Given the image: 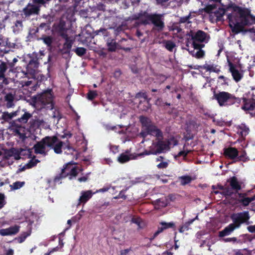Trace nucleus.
Masks as SVG:
<instances>
[{
  "label": "nucleus",
  "mask_w": 255,
  "mask_h": 255,
  "mask_svg": "<svg viewBox=\"0 0 255 255\" xmlns=\"http://www.w3.org/2000/svg\"><path fill=\"white\" fill-rule=\"evenodd\" d=\"M25 184L24 182L16 181L10 185L11 189L17 190L21 188Z\"/></svg>",
  "instance_id": "nucleus-44"
},
{
  "label": "nucleus",
  "mask_w": 255,
  "mask_h": 255,
  "mask_svg": "<svg viewBox=\"0 0 255 255\" xmlns=\"http://www.w3.org/2000/svg\"><path fill=\"white\" fill-rule=\"evenodd\" d=\"M9 114L11 116V118L12 119L13 118H14L17 116H19L20 114H21V110L19 109H18L16 111L10 113Z\"/></svg>",
  "instance_id": "nucleus-63"
},
{
  "label": "nucleus",
  "mask_w": 255,
  "mask_h": 255,
  "mask_svg": "<svg viewBox=\"0 0 255 255\" xmlns=\"http://www.w3.org/2000/svg\"><path fill=\"white\" fill-rule=\"evenodd\" d=\"M159 224L161 227H158L157 230L153 234V235L149 239L150 241H153L159 234L162 233L164 230L169 228H175V224L173 222L166 223L165 222H161Z\"/></svg>",
  "instance_id": "nucleus-16"
},
{
  "label": "nucleus",
  "mask_w": 255,
  "mask_h": 255,
  "mask_svg": "<svg viewBox=\"0 0 255 255\" xmlns=\"http://www.w3.org/2000/svg\"><path fill=\"white\" fill-rule=\"evenodd\" d=\"M39 162L40 161L38 159L32 158L29 161L25 166L27 168H31L36 166Z\"/></svg>",
  "instance_id": "nucleus-46"
},
{
  "label": "nucleus",
  "mask_w": 255,
  "mask_h": 255,
  "mask_svg": "<svg viewBox=\"0 0 255 255\" xmlns=\"http://www.w3.org/2000/svg\"><path fill=\"white\" fill-rule=\"evenodd\" d=\"M214 13L216 17V20L220 21L225 13V10L224 9H220V10H216Z\"/></svg>",
  "instance_id": "nucleus-45"
},
{
  "label": "nucleus",
  "mask_w": 255,
  "mask_h": 255,
  "mask_svg": "<svg viewBox=\"0 0 255 255\" xmlns=\"http://www.w3.org/2000/svg\"><path fill=\"white\" fill-rule=\"evenodd\" d=\"M108 50L110 52H115L117 48V43L115 40L112 39L107 43Z\"/></svg>",
  "instance_id": "nucleus-36"
},
{
  "label": "nucleus",
  "mask_w": 255,
  "mask_h": 255,
  "mask_svg": "<svg viewBox=\"0 0 255 255\" xmlns=\"http://www.w3.org/2000/svg\"><path fill=\"white\" fill-rule=\"evenodd\" d=\"M216 8V4H208L204 8V11L207 13H213V10Z\"/></svg>",
  "instance_id": "nucleus-49"
},
{
  "label": "nucleus",
  "mask_w": 255,
  "mask_h": 255,
  "mask_svg": "<svg viewBox=\"0 0 255 255\" xmlns=\"http://www.w3.org/2000/svg\"><path fill=\"white\" fill-rule=\"evenodd\" d=\"M43 18L46 19V22H42L39 25V27L42 29L45 27L47 28H49L50 27V25L51 23L53 21V18L50 15H45L44 14L43 15Z\"/></svg>",
  "instance_id": "nucleus-32"
},
{
  "label": "nucleus",
  "mask_w": 255,
  "mask_h": 255,
  "mask_svg": "<svg viewBox=\"0 0 255 255\" xmlns=\"http://www.w3.org/2000/svg\"><path fill=\"white\" fill-rule=\"evenodd\" d=\"M192 40V45L195 43H207L210 38V35L201 30H198L197 31L190 30L189 33L187 34Z\"/></svg>",
  "instance_id": "nucleus-8"
},
{
  "label": "nucleus",
  "mask_w": 255,
  "mask_h": 255,
  "mask_svg": "<svg viewBox=\"0 0 255 255\" xmlns=\"http://www.w3.org/2000/svg\"><path fill=\"white\" fill-rule=\"evenodd\" d=\"M87 95L88 99L91 101H92L98 96L97 92L94 90L89 91Z\"/></svg>",
  "instance_id": "nucleus-47"
},
{
  "label": "nucleus",
  "mask_w": 255,
  "mask_h": 255,
  "mask_svg": "<svg viewBox=\"0 0 255 255\" xmlns=\"http://www.w3.org/2000/svg\"><path fill=\"white\" fill-rule=\"evenodd\" d=\"M46 144L44 140L42 139L40 141L37 142L33 146L34 152L36 154H41L46 155Z\"/></svg>",
  "instance_id": "nucleus-24"
},
{
  "label": "nucleus",
  "mask_w": 255,
  "mask_h": 255,
  "mask_svg": "<svg viewBox=\"0 0 255 255\" xmlns=\"http://www.w3.org/2000/svg\"><path fill=\"white\" fill-rule=\"evenodd\" d=\"M164 14L161 13H149L147 11H141L134 16V19L138 20L141 17H144V19L140 20V23L146 25L152 24L153 27L152 31L160 32L162 31L165 28V23L164 21Z\"/></svg>",
  "instance_id": "nucleus-2"
},
{
  "label": "nucleus",
  "mask_w": 255,
  "mask_h": 255,
  "mask_svg": "<svg viewBox=\"0 0 255 255\" xmlns=\"http://www.w3.org/2000/svg\"><path fill=\"white\" fill-rule=\"evenodd\" d=\"M9 114L11 116V118L12 119L13 118H14L17 116H19L20 114H21V110L19 109H18L16 111L10 113Z\"/></svg>",
  "instance_id": "nucleus-62"
},
{
  "label": "nucleus",
  "mask_w": 255,
  "mask_h": 255,
  "mask_svg": "<svg viewBox=\"0 0 255 255\" xmlns=\"http://www.w3.org/2000/svg\"><path fill=\"white\" fill-rule=\"evenodd\" d=\"M204 46L205 44L194 43L193 45L194 50L189 51V53L192 56L197 59L202 58L205 56V51L202 49Z\"/></svg>",
  "instance_id": "nucleus-14"
},
{
  "label": "nucleus",
  "mask_w": 255,
  "mask_h": 255,
  "mask_svg": "<svg viewBox=\"0 0 255 255\" xmlns=\"http://www.w3.org/2000/svg\"><path fill=\"white\" fill-rule=\"evenodd\" d=\"M230 219L232 223L219 232V237L223 238L230 235L235 230L240 229L243 224L249 225L250 216L249 211H245L232 214Z\"/></svg>",
  "instance_id": "nucleus-1"
},
{
  "label": "nucleus",
  "mask_w": 255,
  "mask_h": 255,
  "mask_svg": "<svg viewBox=\"0 0 255 255\" xmlns=\"http://www.w3.org/2000/svg\"><path fill=\"white\" fill-rule=\"evenodd\" d=\"M189 152L190 151L188 150L180 151L177 155L174 156V158L177 159V158L180 156H183L184 158H185Z\"/></svg>",
  "instance_id": "nucleus-51"
},
{
  "label": "nucleus",
  "mask_w": 255,
  "mask_h": 255,
  "mask_svg": "<svg viewBox=\"0 0 255 255\" xmlns=\"http://www.w3.org/2000/svg\"><path fill=\"white\" fill-rule=\"evenodd\" d=\"M15 94L11 92L5 94L3 98V101L6 108H12L15 106Z\"/></svg>",
  "instance_id": "nucleus-20"
},
{
  "label": "nucleus",
  "mask_w": 255,
  "mask_h": 255,
  "mask_svg": "<svg viewBox=\"0 0 255 255\" xmlns=\"http://www.w3.org/2000/svg\"><path fill=\"white\" fill-rule=\"evenodd\" d=\"M234 11L237 12L239 15V21L246 26L253 24L252 18L253 15L251 13L250 9L246 7H242L239 6H235Z\"/></svg>",
  "instance_id": "nucleus-7"
},
{
  "label": "nucleus",
  "mask_w": 255,
  "mask_h": 255,
  "mask_svg": "<svg viewBox=\"0 0 255 255\" xmlns=\"http://www.w3.org/2000/svg\"><path fill=\"white\" fill-rule=\"evenodd\" d=\"M42 139L44 140L46 145L51 148H52L59 140L58 137L55 135L52 136H47Z\"/></svg>",
  "instance_id": "nucleus-27"
},
{
  "label": "nucleus",
  "mask_w": 255,
  "mask_h": 255,
  "mask_svg": "<svg viewBox=\"0 0 255 255\" xmlns=\"http://www.w3.org/2000/svg\"><path fill=\"white\" fill-rule=\"evenodd\" d=\"M213 93L212 99L216 100L221 107H229L234 105H237L238 106L242 101L241 98L236 97L234 94L228 92L220 91L216 93L214 90Z\"/></svg>",
  "instance_id": "nucleus-3"
},
{
  "label": "nucleus",
  "mask_w": 255,
  "mask_h": 255,
  "mask_svg": "<svg viewBox=\"0 0 255 255\" xmlns=\"http://www.w3.org/2000/svg\"><path fill=\"white\" fill-rule=\"evenodd\" d=\"M82 170L81 168L75 165L74 163L69 162L63 166L61 173L55 177L53 182L55 184L59 182L60 183H61L60 181L67 177H68V178L71 180L73 177H76L79 171Z\"/></svg>",
  "instance_id": "nucleus-5"
},
{
  "label": "nucleus",
  "mask_w": 255,
  "mask_h": 255,
  "mask_svg": "<svg viewBox=\"0 0 255 255\" xmlns=\"http://www.w3.org/2000/svg\"><path fill=\"white\" fill-rule=\"evenodd\" d=\"M126 191L127 189L121 191L118 195L115 197L114 198L116 199H122L123 200H126L127 198V195L125 194Z\"/></svg>",
  "instance_id": "nucleus-54"
},
{
  "label": "nucleus",
  "mask_w": 255,
  "mask_h": 255,
  "mask_svg": "<svg viewBox=\"0 0 255 255\" xmlns=\"http://www.w3.org/2000/svg\"><path fill=\"white\" fill-rule=\"evenodd\" d=\"M52 117L57 120L58 122L62 118L61 114L57 110H55L53 112Z\"/></svg>",
  "instance_id": "nucleus-55"
},
{
  "label": "nucleus",
  "mask_w": 255,
  "mask_h": 255,
  "mask_svg": "<svg viewBox=\"0 0 255 255\" xmlns=\"http://www.w3.org/2000/svg\"><path fill=\"white\" fill-rule=\"evenodd\" d=\"M198 219V216L197 215L196 217L193 219H190L186 222L184 225L180 226L179 229V232L180 233H183L185 231H188L189 229V226L191 225L193 222Z\"/></svg>",
  "instance_id": "nucleus-33"
},
{
  "label": "nucleus",
  "mask_w": 255,
  "mask_h": 255,
  "mask_svg": "<svg viewBox=\"0 0 255 255\" xmlns=\"http://www.w3.org/2000/svg\"><path fill=\"white\" fill-rule=\"evenodd\" d=\"M136 97L137 98H143L146 100L147 99V95L145 92H138L136 94Z\"/></svg>",
  "instance_id": "nucleus-60"
},
{
  "label": "nucleus",
  "mask_w": 255,
  "mask_h": 255,
  "mask_svg": "<svg viewBox=\"0 0 255 255\" xmlns=\"http://www.w3.org/2000/svg\"><path fill=\"white\" fill-rule=\"evenodd\" d=\"M190 17V14H189L188 16L181 17L179 19V22L181 23H185L189 19Z\"/></svg>",
  "instance_id": "nucleus-61"
},
{
  "label": "nucleus",
  "mask_w": 255,
  "mask_h": 255,
  "mask_svg": "<svg viewBox=\"0 0 255 255\" xmlns=\"http://www.w3.org/2000/svg\"><path fill=\"white\" fill-rule=\"evenodd\" d=\"M98 192V191L93 192L91 190L82 191L81 193V196L78 200V205L86 204L92 197L93 195Z\"/></svg>",
  "instance_id": "nucleus-19"
},
{
  "label": "nucleus",
  "mask_w": 255,
  "mask_h": 255,
  "mask_svg": "<svg viewBox=\"0 0 255 255\" xmlns=\"http://www.w3.org/2000/svg\"><path fill=\"white\" fill-rule=\"evenodd\" d=\"M20 226L15 225L8 228L0 229V235L2 236L15 235L19 232Z\"/></svg>",
  "instance_id": "nucleus-21"
},
{
  "label": "nucleus",
  "mask_w": 255,
  "mask_h": 255,
  "mask_svg": "<svg viewBox=\"0 0 255 255\" xmlns=\"http://www.w3.org/2000/svg\"><path fill=\"white\" fill-rule=\"evenodd\" d=\"M203 68L207 71H212L216 73H219L220 70L213 65L205 64L203 66Z\"/></svg>",
  "instance_id": "nucleus-42"
},
{
  "label": "nucleus",
  "mask_w": 255,
  "mask_h": 255,
  "mask_svg": "<svg viewBox=\"0 0 255 255\" xmlns=\"http://www.w3.org/2000/svg\"><path fill=\"white\" fill-rule=\"evenodd\" d=\"M109 205V203H105L103 205H102L101 206H99V205H96V206L95 207V209L98 212H102V209H105L107 207V206Z\"/></svg>",
  "instance_id": "nucleus-59"
},
{
  "label": "nucleus",
  "mask_w": 255,
  "mask_h": 255,
  "mask_svg": "<svg viewBox=\"0 0 255 255\" xmlns=\"http://www.w3.org/2000/svg\"><path fill=\"white\" fill-rule=\"evenodd\" d=\"M11 127L13 128L14 132L19 136L20 139L22 140L25 139L26 136L24 127H22L21 125L17 124L15 121H12L11 123Z\"/></svg>",
  "instance_id": "nucleus-18"
},
{
  "label": "nucleus",
  "mask_w": 255,
  "mask_h": 255,
  "mask_svg": "<svg viewBox=\"0 0 255 255\" xmlns=\"http://www.w3.org/2000/svg\"><path fill=\"white\" fill-rule=\"evenodd\" d=\"M139 121L144 130L152 125L151 121L147 117L141 116L139 117Z\"/></svg>",
  "instance_id": "nucleus-31"
},
{
  "label": "nucleus",
  "mask_w": 255,
  "mask_h": 255,
  "mask_svg": "<svg viewBox=\"0 0 255 255\" xmlns=\"http://www.w3.org/2000/svg\"><path fill=\"white\" fill-rule=\"evenodd\" d=\"M180 184L182 186H185L189 184L192 180V178L189 175H183L179 176L178 178Z\"/></svg>",
  "instance_id": "nucleus-35"
},
{
  "label": "nucleus",
  "mask_w": 255,
  "mask_h": 255,
  "mask_svg": "<svg viewBox=\"0 0 255 255\" xmlns=\"http://www.w3.org/2000/svg\"><path fill=\"white\" fill-rule=\"evenodd\" d=\"M73 51L75 52L78 56L82 57L86 53L87 50L84 47H77L73 49Z\"/></svg>",
  "instance_id": "nucleus-43"
},
{
  "label": "nucleus",
  "mask_w": 255,
  "mask_h": 255,
  "mask_svg": "<svg viewBox=\"0 0 255 255\" xmlns=\"http://www.w3.org/2000/svg\"><path fill=\"white\" fill-rule=\"evenodd\" d=\"M29 74L28 73L27 70L26 71L21 70L20 72H17L16 75V77H19V78L28 77Z\"/></svg>",
  "instance_id": "nucleus-53"
},
{
  "label": "nucleus",
  "mask_w": 255,
  "mask_h": 255,
  "mask_svg": "<svg viewBox=\"0 0 255 255\" xmlns=\"http://www.w3.org/2000/svg\"><path fill=\"white\" fill-rule=\"evenodd\" d=\"M224 155L229 159L234 160V162L240 161L246 162L250 160L245 150L239 152L236 147H233L225 148L224 149Z\"/></svg>",
  "instance_id": "nucleus-6"
},
{
  "label": "nucleus",
  "mask_w": 255,
  "mask_h": 255,
  "mask_svg": "<svg viewBox=\"0 0 255 255\" xmlns=\"http://www.w3.org/2000/svg\"><path fill=\"white\" fill-rule=\"evenodd\" d=\"M245 193H238L236 196L237 203L241 204L243 206H247L250 203L255 200V194L252 197H247Z\"/></svg>",
  "instance_id": "nucleus-17"
},
{
  "label": "nucleus",
  "mask_w": 255,
  "mask_h": 255,
  "mask_svg": "<svg viewBox=\"0 0 255 255\" xmlns=\"http://www.w3.org/2000/svg\"><path fill=\"white\" fill-rule=\"evenodd\" d=\"M8 68L9 67L7 63L1 62L0 63V81H2L3 82L6 80L5 73Z\"/></svg>",
  "instance_id": "nucleus-28"
},
{
  "label": "nucleus",
  "mask_w": 255,
  "mask_h": 255,
  "mask_svg": "<svg viewBox=\"0 0 255 255\" xmlns=\"http://www.w3.org/2000/svg\"><path fill=\"white\" fill-rule=\"evenodd\" d=\"M230 27L232 28V31L235 34H238L240 32L244 31V27L245 25L241 23L239 21L234 24V26L230 24Z\"/></svg>",
  "instance_id": "nucleus-29"
},
{
  "label": "nucleus",
  "mask_w": 255,
  "mask_h": 255,
  "mask_svg": "<svg viewBox=\"0 0 255 255\" xmlns=\"http://www.w3.org/2000/svg\"><path fill=\"white\" fill-rule=\"evenodd\" d=\"M171 142L169 139L163 140V137L156 138L153 141L152 146L154 149L155 153L160 154L170 149Z\"/></svg>",
  "instance_id": "nucleus-10"
},
{
  "label": "nucleus",
  "mask_w": 255,
  "mask_h": 255,
  "mask_svg": "<svg viewBox=\"0 0 255 255\" xmlns=\"http://www.w3.org/2000/svg\"><path fill=\"white\" fill-rule=\"evenodd\" d=\"M227 182L229 183L230 186V189L233 193V195L236 196L238 195L239 191L242 189V183L238 181V178L236 176H233L227 180Z\"/></svg>",
  "instance_id": "nucleus-13"
},
{
  "label": "nucleus",
  "mask_w": 255,
  "mask_h": 255,
  "mask_svg": "<svg viewBox=\"0 0 255 255\" xmlns=\"http://www.w3.org/2000/svg\"><path fill=\"white\" fill-rule=\"evenodd\" d=\"M33 101L40 109L52 110L54 107L53 96L51 90L46 91L35 96Z\"/></svg>",
  "instance_id": "nucleus-4"
},
{
  "label": "nucleus",
  "mask_w": 255,
  "mask_h": 255,
  "mask_svg": "<svg viewBox=\"0 0 255 255\" xmlns=\"http://www.w3.org/2000/svg\"><path fill=\"white\" fill-rule=\"evenodd\" d=\"M40 11V5L34 3H28L22 11V15L25 17H28L31 15H38Z\"/></svg>",
  "instance_id": "nucleus-12"
},
{
  "label": "nucleus",
  "mask_w": 255,
  "mask_h": 255,
  "mask_svg": "<svg viewBox=\"0 0 255 255\" xmlns=\"http://www.w3.org/2000/svg\"><path fill=\"white\" fill-rule=\"evenodd\" d=\"M163 43L165 48L170 52H172L173 49L176 47V44L171 40H164Z\"/></svg>",
  "instance_id": "nucleus-39"
},
{
  "label": "nucleus",
  "mask_w": 255,
  "mask_h": 255,
  "mask_svg": "<svg viewBox=\"0 0 255 255\" xmlns=\"http://www.w3.org/2000/svg\"><path fill=\"white\" fill-rule=\"evenodd\" d=\"M5 204V196L4 194L0 193V209Z\"/></svg>",
  "instance_id": "nucleus-57"
},
{
  "label": "nucleus",
  "mask_w": 255,
  "mask_h": 255,
  "mask_svg": "<svg viewBox=\"0 0 255 255\" xmlns=\"http://www.w3.org/2000/svg\"><path fill=\"white\" fill-rule=\"evenodd\" d=\"M155 152L154 149H153L152 146L151 145L150 147V148L148 150H145L143 152H142L140 155H148L150 154H153V155H156V153H155Z\"/></svg>",
  "instance_id": "nucleus-52"
},
{
  "label": "nucleus",
  "mask_w": 255,
  "mask_h": 255,
  "mask_svg": "<svg viewBox=\"0 0 255 255\" xmlns=\"http://www.w3.org/2000/svg\"><path fill=\"white\" fill-rule=\"evenodd\" d=\"M38 56V54L35 52L33 53L32 55L29 56L30 59L26 66V69L28 73L31 77L35 76L39 66Z\"/></svg>",
  "instance_id": "nucleus-11"
},
{
  "label": "nucleus",
  "mask_w": 255,
  "mask_h": 255,
  "mask_svg": "<svg viewBox=\"0 0 255 255\" xmlns=\"http://www.w3.org/2000/svg\"><path fill=\"white\" fill-rule=\"evenodd\" d=\"M65 42L63 44V49L66 54L69 53L71 51L72 45L75 41V39L72 37H68L67 35L64 37Z\"/></svg>",
  "instance_id": "nucleus-26"
},
{
  "label": "nucleus",
  "mask_w": 255,
  "mask_h": 255,
  "mask_svg": "<svg viewBox=\"0 0 255 255\" xmlns=\"http://www.w3.org/2000/svg\"><path fill=\"white\" fill-rule=\"evenodd\" d=\"M63 142L61 141H59L55 144V145L52 147L54 152L57 154L61 153L62 147L63 145Z\"/></svg>",
  "instance_id": "nucleus-40"
},
{
  "label": "nucleus",
  "mask_w": 255,
  "mask_h": 255,
  "mask_svg": "<svg viewBox=\"0 0 255 255\" xmlns=\"http://www.w3.org/2000/svg\"><path fill=\"white\" fill-rule=\"evenodd\" d=\"M219 189L222 190L221 194L226 197H231L233 195V193L231 191V189H230L229 187H224L222 185H218Z\"/></svg>",
  "instance_id": "nucleus-34"
},
{
  "label": "nucleus",
  "mask_w": 255,
  "mask_h": 255,
  "mask_svg": "<svg viewBox=\"0 0 255 255\" xmlns=\"http://www.w3.org/2000/svg\"><path fill=\"white\" fill-rule=\"evenodd\" d=\"M229 71L231 73L233 79L236 82L240 81L243 77V74L236 68V66L228 60Z\"/></svg>",
  "instance_id": "nucleus-15"
},
{
  "label": "nucleus",
  "mask_w": 255,
  "mask_h": 255,
  "mask_svg": "<svg viewBox=\"0 0 255 255\" xmlns=\"http://www.w3.org/2000/svg\"><path fill=\"white\" fill-rule=\"evenodd\" d=\"M43 43L48 47H51L53 41V37L51 36L43 35L41 38Z\"/></svg>",
  "instance_id": "nucleus-38"
},
{
  "label": "nucleus",
  "mask_w": 255,
  "mask_h": 255,
  "mask_svg": "<svg viewBox=\"0 0 255 255\" xmlns=\"http://www.w3.org/2000/svg\"><path fill=\"white\" fill-rule=\"evenodd\" d=\"M1 119L6 122H9L10 120H12L11 118V116L9 114V113L8 112H4L2 113L1 115Z\"/></svg>",
  "instance_id": "nucleus-50"
},
{
  "label": "nucleus",
  "mask_w": 255,
  "mask_h": 255,
  "mask_svg": "<svg viewBox=\"0 0 255 255\" xmlns=\"http://www.w3.org/2000/svg\"><path fill=\"white\" fill-rule=\"evenodd\" d=\"M5 153L9 157L14 156L15 159L20 158V151L17 148L12 147L8 149Z\"/></svg>",
  "instance_id": "nucleus-30"
},
{
  "label": "nucleus",
  "mask_w": 255,
  "mask_h": 255,
  "mask_svg": "<svg viewBox=\"0 0 255 255\" xmlns=\"http://www.w3.org/2000/svg\"><path fill=\"white\" fill-rule=\"evenodd\" d=\"M247 241H251V239L250 238V235L248 234H243L240 235L238 238H237V241L236 243L243 244L246 243Z\"/></svg>",
  "instance_id": "nucleus-37"
},
{
  "label": "nucleus",
  "mask_w": 255,
  "mask_h": 255,
  "mask_svg": "<svg viewBox=\"0 0 255 255\" xmlns=\"http://www.w3.org/2000/svg\"><path fill=\"white\" fill-rule=\"evenodd\" d=\"M168 166V163L167 161L161 162L157 164V167L158 169L166 168Z\"/></svg>",
  "instance_id": "nucleus-58"
},
{
  "label": "nucleus",
  "mask_w": 255,
  "mask_h": 255,
  "mask_svg": "<svg viewBox=\"0 0 255 255\" xmlns=\"http://www.w3.org/2000/svg\"><path fill=\"white\" fill-rule=\"evenodd\" d=\"M218 82L221 83V85H229L228 81H229V79L228 78L224 76L221 75L218 77Z\"/></svg>",
  "instance_id": "nucleus-48"
},
{
  "label": "nucleus",
  "mask_w": 255,
  "mask_h": 255,
  "mask_svg": "<svg viewBox=\"0 0 255 255\" xmlns=\"http://www.w3.org/2000/svg\"><path fill=\"white\" fill-rule=\"evenodd\" d=\"M33 221L29 220L27 225L28 231L26 232H22L18 237L15 238V240H17L18 243H23L27 238V237H28L31 235L32 224H33Z\"/></svg>",
  "instance_id": "nucleus-23"
},
{
  "label": "nucleus",
  "mask_w": 255,
  "mask_h": 255,
  "mask_svg": "<svg viewBox=\"0 0 255 255\" xmlns=\"http://www.w3.org/2000/svg\"><path fill=\"white\" fill-rule=\"evenodd\" d=\"M20 117L17 119L15 122H18L21 124H26L28 120L32 118V114L30 113L29 112L27 111V110L25 109H23L21 110V114H20Z\"/></svg>",
  "instance_id": "nucleus-22"
},
{
  "label": "nucleus",
  "mask_w": 255,
  "mask_h": 255,
  "mask_svg": "<svg viewBox=\"0 0 255 255\" xmlns=\"http://www.w3.org/2000/svg\"><path fill=\"white\" fill-rule=\"evenodd\" d=\"M241 99L243 103L241 109L252 117H255V98L247 95L246 97L244 96Z\"/></svg>",
  "instance_id": "nucleus-9"
},
{
  "label": "nucleus",
  "mask_w": 255,
  "mask_h": 255,
  "mask_svg": "<svg viewBox=\"0 0 255 255\" xmlns=\"http://www.w3.org/2000/svg\"><path fill=\"white\" fill-rule=\"evenodd\" d=\"M164 102L160 98H157L155 102V104L158 106L163 107Z\"/></svg>",
  "instance_id": "nucleus-64"
},
{
  "label": "nucleus",
  "mask_w": 255,
  "mask_h": 255,
  "mask_svg": "<svg viewBox=\"0 0 255 255\" xmlns=\"http://www.w3.org/2000/svg\"><path fill=\"white\" fill-rule=\"evenodd\" d=\"M50 0H32V1L33 3L41 6V5H45L48 1Z\"/></svg>",
  "instance_id": "nucleus-56"
},
{
  "label": "nucleus",
  "mask_w": 255,
  "mask_h": 255,
  "mask_svg": "<svg viewBox=\"0 0 255 255\" xmlns=\"http://www.w3.org/2000/svg\"><path fill=\"white\" fill-rule=\"evenodd\" d=\"M130 158L129 155L123 153H121L118 158V161L121 163H124L128 161Z\"/></svg>",
  "instance_id": "nucleus-41"
},
{
  "label": "nucleus",
  "mask_w": 255,
  "mask_h": 255,
  "mask_svg": "<svg viewBox=\"0 0 255 255\" xmlns=\"http://www.w3.org/2000/svg\"><path fill=\"white\" fill-rule=\"evenodd\" d=\"M145 130H147L150 135H154L157 138L163 137V133L161 130L153 124Z\"/></svg>",
  "instance_id": "nucleus-25"
}]
</instances>
